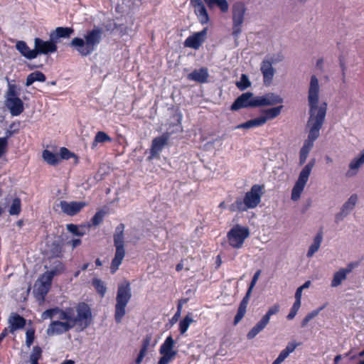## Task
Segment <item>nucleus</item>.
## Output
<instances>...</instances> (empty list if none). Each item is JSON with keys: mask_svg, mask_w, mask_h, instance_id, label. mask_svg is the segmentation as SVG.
I'll return each mask as SVG.
<instances>
[{"mask_svg": "<svg viewBox=\"0 0 364 364\" xmlns=\"http://www.w3.org/2000/svg\"><path fill=\"white\" fill-rule=\"evenodd\" d=\"M87 205V203L83 201H70L61 200L59 206L65 214L74 216L81 211V210Z\"/></svg>", "mask_w": 364, "mask_h": 364, "instance_id": "dca6fc26", "label": "nucleus"}, {"mask_svg": "<svg viewBox=\"0 0 364 364\" xmlns=\"http://www.w3.org/2000/svg\"><path fill=\"white\" fill-rule=\"evenodd\" d=\"M358 201V196L356 194H353L348 200L343 205V212H349L353 210Z\"/></svg>", "mask_w": 364, "mask_h": 364, "instance_id": "a19ab883", "label": "nucleus"}, {"mask_svg": "<svg viewBox=\"0 0 364 364\" xmlns=\"http://www.w3.org/2000/svg\"><path fill=\"white\" fill-rule=\"evenodd\" d=\"M296 347H297L296 343H289L284 349L290 354L296 349Z\"/></svg>", "mask_w": 364, "mask_h": 364, "instance_id": "052dcab7", "label": "nucleus"}, {"mask_svg": "<svg viewBox=\"0 0 364 364\" xmlns=\"http://www.w3.org/2000/svg\"><path fill=\"white\" fill-rule=\"evenodd\" d=\"M63 270V265L60 262H58L56 267L50 271H47L42 274L41 282L43 287H49L51 285L53 277Z\"/></svg>", "mask_w": 364, "mask_h": 364, "instance_id": "6ab92c4d", "label": "nucleus"}, {"mask_svg": "<svg viewBox=\"0 0 364 364\" xmlns=\"http://www.w3.org/2000/svg\"><path fill=\"white\" fill-rule=\"evenodd\" d=\"M346 272L341 268L338 271L334 273L333 279L331 281V286L332 287H337L340 286L343 281L347 278Z\"/></svg>", "mask_w": 364, "mask_h": 364, "instance_id": "473e14b6", "label": "nucleus"}, {"mask_svg": "<svg viewBox=\"0 0 364 364\" xmlns=\"http://www.w3.org/2000/svg\"><path fill=\"white\" fill-rule=\"evenodd\" d=\"M132 298V289L130 283L126 282L124 284L118 285L116 296V305L114 318L117 323H120L126 314L125 308Z\"/></svg>", "mask_w": 364, "mask_h": 364, "instance_id": "423d86ee", "label": "nucleus"}, {"mask_svg": "<svg viewBox=\"0 0 364 364\" xmlns=\"http://www.w3.org/2000/svg\"><path fill=\"white\" fill-rule=\"evenodd\" d=\"M322 308H320L319 309L314 310L311 312L309 313L301 321V327H305L312 318H314L318 314L320 310Z\"/></svg>", "mask_w": 364, "mask_h": 364, "instance_id": "c03bdc74", "label": "nucleus"}, {"mask_svg": "<svg viewBox=\"0 0 364 364\" xmlns=\"http://www.w3.org/2000/svg\"><path fill=\"white\" fill-rule=\"evenodd\" d=\"M283 105H279L277 107H274L269 109H265L262 110V118L264 119V123L267 122V120L273 119L277 117L280 114L283 109Z\"/></svg>", "mask_w": 364, "mask_h": 364, "instance_id": "bb28decb", "label": "nucleus"}, {"mask_svg": "<svg viewBox=\"0 0 364 364\" xmlns=\"http://www.w3.org/2000/svg\"><path fill=\"white\" fill-rule=\"evenodd\" d=\"M170 136V132H165L152 140L150 155L147 158L149 161L152 160L159 155L164 146L167 144Z\"/></svg>", "mask_w": 364, "mask_h": 364, "instance_id": "2eb2a0df", "label": "nucleus"}, {"mask_svg": "<svg viewBox=\"0 0 364 364\" xmlns=\"http://www.w3.org/2000/svg\"><path fill=\"white\" fill-rule=\"evenodd\" d=\"M58 311H59L58 307L47 309L42 313L41 318L43 320L48 319V318H52L54 316L58 314Z\"/></svg>", "mask_w": 364, "mask_h": 364, "instance_id": "49530a36", "label": "nucleus"}, {"mask_svg": "<svg viewBox=\"0 0 364 364\" xmlns=\"http://www.w3.org/2000/svg\"><path fill=\"white\" fill-rule=\"evenodd\" d=\"M302 291L299 287L297 288L296 293H295V299L301 301V296H302Z\"/></svg>", "mask_w": 364, "mask_h": 364, "instance_id": "774afa93", "label": "nucleus"}, {"mask_svg": "<svg viewBox=\"0 0 364 364\" xmlns=\"http://www.w3.org/2000/svg\"><path fill=\"white\" fill-rule=\"evenodd\" d=\"M210 9L215 7L219 8L221 11H228V1L227 0H203Z\"/></svg>", "mask_w": 364, "mask_h": 364, "instance_id": "c756f323", "label": "nucleus"}, {"mask_svg": "<svg viewBox=\"0 0 364 364\" xmlns=\"http://www.w3.org/2000/svg\"><path fill=\"white\" fill-rule=\"evenodd\" d=\"M282 102L283 98L274 92H268L262 96H254L253 93L247 92L235 100L230 109L238 110L241 108L273 106Z\"/></svg>", "mask_w": 364, "mask_h": 364, "instance_id": "f03ea898", "label": "nucleus"}, {"mask_svg": "<svg viewBox=\"0 0 364 364\" xmlns=\"http://www.w3.org/2000/svg\"><path fill=\"white\" fill-rule=\"evenodd\" d=\"M50 251L55 257H59L62 251V247L59 242L55 241L52 243Z\"/></svg>", "mask_w": 364, "mask_h": 364, "instance_id": "3c124183", "label": "nucleus"}, {"mask_svg": "<svg viewBox=\"0 0 364 364\" xmlns=\"http://www.w3.org/2000/svg\"><path fill=\"white\" fill-rule=\"evenodd\" d=\"M297 312H298L297 311L293 310V309H291L290 312L287 316V318L288 320H292L296 316Z\"/></svg>", "mask_w": 364, "mask_h": 364, "instance_id": "338daca9", "label": "nucleus"}, {"mask_svg": "<svg viewBox=\"0 0 364 364\" xmlns=\"http://www.w3.org/2000/svg\"><path fill=\"white\" fill-rule=\"evenodd\" d=\"M289 353L285 349H284L280 352L277 358L283 362L289 356Z\"/></svg>", "mask_w": 364, "mask_h": 364, "instance_id": "e2e57ef3", "label": "nucleus"}, {"mask_svg": "<svg viewBox=\"0 0 364 364\" xmlns=\"http://www.w3.org/2000/svg\"><path fill=\"white\" fill-rule=\"evenodd\" d=\"M283 56L278 54L277 56L267 57L262 60L260 65V70L263 76V82L266 86H269L272 83L273 77L275 74V69L272 64L282 61Z\"/></svg>", "mask_w": 364, "mask_h": 364, "instance_id": "6e6552de", "label": "nucleus"}, {"mask_svg": "<svg viewBox=\"0 0 364 364\" xmlns=\"http://www.w3.org/2000/svg\"><path fill=\"white\" fill-rule=\"evenodd\" d=\"M46 80V77L42 72L35 71L27 76L26 86L29 87L36 81L45 82Z\"/></svg>", "mask_w": 364, "mask_h": 364, "instance_id": "7c9ffc66", "label": "nucleus"}, {"mask_svg": "<svg viewBox=\"0 0 364 364\" xmlns=\"http://www.w3.org/2000/svg\"><path fill=\"white\" fill-rule=\"evenodd\" d=\"M314 164L315 160L312 159L303 168L296 181L297 183L306 186Z\"/></svg>", "mask_w": 364, "mask_h": 364, "instance_id": "a878e982", "label": "nucleus"}, {"mask_svg": "<svg viewBox=\"0 0 364 364\" xmlns=\"http://www.w3.org/2000/svg\"><path fill=\"white\" fill-rule=\"evenodd\" d=\"M264 119L262 118L261 116L256 117L255 119H252L250 120H248L244 123H242L237 126V129H249L254 127H258L264 125Z\"/></svg>", "mask_w": 364, "mask_h": 364, "instance_id": "cd10ccee", "label": "nucleus"}, {"mask_svg": "<svg viewBox=\"0 0 364 364\" xmlns=\"http://www.w3.org/2000/svg\"><path fill=\"white\" fill-rule=\"evenodd\" d=\"M323 240V233L322 231H319L314 239V242L309 247V249L307 252L306 256L308 257H311L315 252H316L321 244Z\"/></svg>", "mask_w": 364, "mask_h": 364, "instance_id": "c85d7f7f", "label": "nucleus"}, {"mask_svg": "<svg viewBox=\"0 0 364 364\" xmlns=\"http://www.w3.org/2000/svg\"><path fill=\"white\" fill-rule=\"evenodd\" d=\"M249 236L248 228L235 225L229 230V245L237 249L240 248Z\"/></svg>", "mask_w": 364, "mask_h": 364, "instance_id": "9d476101", "label": "nucleus"}, {"mask_svg": "<svg viewBox=\"0 0 364 364\" xmlns=\"http://www.w3.org/2000/svg\"><path fill=\"white\" fill-rule=\"evenodd\" d=\"M146 352L140 350L138 356L135 360L136 364H140L142 362L144 356L146 355Z\"/></svg>", "mask_w": 364, "mask_h": 364, "instance_id": "bf43d9fd", "label": "nucleus"}, {"mask_svg": "<svg viewBox=\"0 0 364 364\" xmlns=\"http://www.w3.org/2000/svg\"><path fill=\"white\" fill-rule=\"evenodd\" d=\"M195 13L202 24L207 23L209 21V16L204 4L195 8Z\"/></svg>", "mask_w": 364, "mask_h": 364, "instance_id": "72a5a7b5", "label": "nucleus"}, {"mask_svg": "<svg viewBox=\"0 0 364 364\" xmlns=\"http://www.w3.org/2000/svg\"><path fill=\"white\" fill-rule=\"evenodd\" d=\"M358 266V262H350L349 264H348V265L346 266V268H342V269L346 272V274H349L353 271V269H355Z\"/></svg>", "mask_w": 364, "mask_h": 364, "instance_id": "6e6d98bb", "label": "nucleus"}, {"mask_svg": "<svg viewBox=\"0 0 364 364\" xmlns=\"http://www.w3.org/2000/svg\"><path fill=\"white\" fill-rule=\"evenodd\" d=\"M250 294L247 291L245 296L242 299L237 309V314L234 318V324H237L245 316L246 313L247 306L250 300Z\"/></svg>", "mask_w": 364, "mask_h": 364, "instance_id": "393cba45", "label": "nucleus"}, {"mask_svg": "<svg viewBox=\"0 0 364 364\" xmlns=\"http://www.w3.org/2000/svg\"><path fill=\"white\" fill-rule=\"evenodd\" d=\"M102 33V28L95 26L92 30L87 31L84 38L78 37L73 38L69 46L75 49L81 56H88L96 50L100 43Z\"/></svg>", "mask_w": 364, "mask_h": 364, "instance_id": "7ed1b4c3", "label": "nucleus"}, {"mask_svg": "<svg viewBox=\"0 0 364 364\" xmlns=\"http://www.w3.org/2000/svg\"><path fill=\"white\" fill-rule=\"evenodd\" d=\"M208 77V69L205 68H201L198 70H195L188 75V79L196 81L198 82H205Z\"/></svg>", "mask_w": 364, "mask_h": 364, "instance_id": "b1692460", "label": "nucleus"}, {"mask_svg": "<svg viewBox=\"0 0 364 364\" xmlns=\"http://www.w3.org/2000/svg\"><path fill=\"white\" fill-rule=\"evenodd\" d=\"M112 141V138L107 134L102 131L98 132L92 144V148L94 149L98 143L111 142Z\"/></svg>", "mask_w": 364, "mask_h": 364, "instance_id": "c9c22d12", "label": "nucleus"}, {"mask_svg": "<svg viewBox=\"0 0 364 364\" xmlns=\"http://www.w3.org/2000/svg\"><path fill=\"white\" fill-rule=\"evenodd\" d=\"M175 341L171 336H168L160 347L159 353L162 355L158 364H168L176 356L178 351L173 349Z\"/></svg>", "mask_w": 364, "mask_h": 364, "instance_id": "ddd939ff", "label": "nucleus"}, {"mask_svg": "<svg viewBox=\"0 0 364 364\" xmlns=\"http://www.w3.org/2000/svg\"><path fill=\"white\" fill-rule=\"evenodd\" d=\"M67 230L73 233L75 235L77 236H82L84 235V232L80 231L77 227V225L74 224H68L67 225Z\"/></svg>", "mask_w": 364, "mask_h": 364, "instance_id": "8fccbe9b", "label": "nucleus"}, {"mask_svg": "<svg viewBox=\"0 0 364 364\" xmlns=\"http://www.w3.org/2000/svg\"><path fill=\"white\" fill-rule=\"evenodd\" d=\"M304 187V185L296 182L291 191V198L292 200L296 201L300 198L301 194L302 193Z\"/></svg>", "mask_w": 364, "mask_h": 364, "instance_id": "ea45409f", "label": "nucleus"}, {"mask_svg": "<svg viewBox=\"0 0 364 364\" xmlns=\"http://www.w3.org/2000/svg\"><path fill=\"white\" fill-rule=\"evenodd\" d=\"M206 36L207 28H205L202 31L195 33L188 37L184 42V46L193 49H198L202 43L205 41Z\"/></svg>", "mask_w": 364, "mask_h": 364, "instance_id": "a211bd4d", "label": "nucleus"}, {"mask_svg": "<svg viewBox=\"0 0 364 364\" xmlns=\"http://www.w3.org/2000/svg\"><path fill=\"white\" fill-rule=\"evenodd\" d=\"M19 88L15 84L8 83V90L5 95V106L12 116H18L24 110L23 102L18 97Z\"/></svg>", "mask_w": 364, "mask_h": 364, "instance_id": "0eeeda50", "label": "nucleus"}, {"mask_svg": "<svg viewBox=\"0 0 364 364\" xmlns=\"http://www.w3.org/2000/svg\"><path fill=\"white\" fill-rule=\"evenodd\" d=\"M58 314L59 315L58 318L60 320H65V322H72V316L73 314H74V309L72 307H68L65 309H61L59 308Z\"/></svg>", "mask_w": 364, "mask_h": 364, "instance_id": "f704fd0d", "label": "nucleus"}, {"mask_svg": "<svg viewBox=\"0 0 364 364\" xmlns=\"http://www.w3.org/2000/svg\"><path fill=\"white\" fill-rule=\"evenodd\" d=\"M73 327L70 322L53 321L49 324L46 330V333L48 336L60 335L69 331Z\"/></svg>", "mask_w": 364, "mask_h": 364, "instance_id": "f3484780", "label": "nucleus"}, {"mask_svg": "<svg viewBox=\"0 0 364 364\" xmlns=\"http://www.w3.org/2000/svg\"><path fill=\"white\" fill-rule=\"evenodd\" d=\"M92 284L97 293L100 294L102 297H103L107 292V288L104 282L100 279L95 278L92 281Z\"/></svg>", "mask_w": 364, "mask_h": 364, "instance_id": "4c0bfd02", "label": "nucleus"}, {"mask_svg": "<svg viewBox=\"0 0 364 364\" xmlns=\"http://www.w3.org/2000/svg\"><path fill=\"white\" fill-rule=\"evenodd\" d=\"M42 354V349L36 346L33 348V350L31 354L30 355V360H33L34 358H36V360H38Z\"/></svg>", "mask_w": 364, "mask_h": 364, "instance_id": "09e8293b", "label": "nucleus"}, {"mask_svg": "<svg viewBox=\"0 0 364 364\" xmlns=\"http://www.w3.org/2000/svg\"><path fill=\"white\" fill-rule=\"evenodd\" d=\"M318 80L316 75H312L308 95L309 105V117L306 124V128L309 129L308 137L300 149V151L307 154H309L314 146V141L320 135V130L325 122L326 115L327 104L323 102L318 107Z\"/></svg>", "mask_w": 364, "mask_h": 364, "instance_id": "f257e3e1", "label": "nucleus"}, {"mask_svg": "<svg viewBox=\"0 0 364 364\" xmlns=\"http://www.w3.org/2000/svg\"><path fill=\"white\" fill-rule=\"evenodd\" d=\"M8 146V141L6 138H0V159L6 153Z\"/></svg>", "mask_w": 364, "mask_h": 364, "instance_id": "864d4df0", "label": "nucleus"}, {"mask_svg": "<svg viewBox=\"0 0 364 364\" xmlns=\"http://www.w3.org/2000/svg\"><path fill=\"white\" fill-rule=\"evenodd\" d=\"M21 211V201L19 198L13 199L9 213L11 215H18Z\"/></svg>", "mask_w": 364, "mask_h": 364, "instance_id": "e433bc0d", "label": "nucleus"}, {"mask_svg": "<svg viewBox=\"0 0 364 364\" xmlns=\"http://www.w3.org/2000/svg\"><path fill=\"white\" fill-rule=\"evenodd\" d=\"M237 87L240 90H245L251 85V82L245 74L241 75L240 80L236 82Z\"/></svg>", "mask_w": 364, "mask_h": 364, "instance_id": "79ce46f5", "label": "nucleus"}, {"mask_svg": "<svg viewBox=\"0 0 364 364\" xmlns=\"http://www.w3.org/2000/svg\"><path fill=\"white\" fill-rule=\"evenodd\" d=\"M49 287H43L42 284L40 287L38 288V294H40L43 299H44V297L47 294L48 291Z\"/></svg>", "mask_w": 364, "mask_h": 364, "instance_id": "4d7b16f0", "label": "nucleus"}, {"mask_svg": "<svg viewBox=\"0 0 364 364\" xmlns=\"http://www.w3.org/2000/svg\"><path fill=\"white\" fill-rule=\"evenodd\" d=\"M187 302V299H181L179 301V303L177 306V315H181V309H182V304H185Z\"/></svg>", "mask_w": 364, "mask_h": 364, "instance_id": "69168bd1", "label": "nucleus"}, {"mask_svg": "<svg viewBox=\"0 0 364 364\" xmlns=\"http://www.w3.org/2000/svg\"><path fill=\"white\" fill-rule=\"evenodd\" d=\"M10 323V331L14 332L18 329L23 328L26 323V320L18 314H14L9 318Z\"/></svg>", "mask_w": 364, "mask_h": 364, "instance_id": "412c9836", "label": "nucleus"}, {"mask_svg": "<svg viewBox=\"0 0 364 364\" xmlns=\"http://www.w3.org/2000/svg\"><path fill=\"white\" fill-rule=\"evenodd\" d=\"M246 7L242 2H236L232 6V36L237 39L242 32Z\"/></svg>", "mask_w": 364, "mask_h": 364, "instance_id": "9b49d317", "label": "nucleus"}, {"mask_svg": "<svg viewBox=\"0 0 364 364\" xmlns=\"http://www.w3.org/2000/svg\"><path fill=\"white\" fill-rule=\"evenodd\" d=\"M151 339V337L150 336H146L144 338V340L142 341L141 348L140 349L141 350H144L145 352H147L148 347L150 345Z\"/></svg>", "mask_w": 364, "mask_h": 364, "instance_id": "5fc2aeb1", "label": "nucleus"}, {"mask_svg": "<svg viewBox=\"0 0 364 364\" xmlns=\"http://www.w3.org/2000/svg\"><path fill=\"white\" fill-rule=\"evenodd\" d=\"M264 185H253L250 191L245 193L243 198V203L245 206L243 210L255 208L261 202L262 196L264 194Z\"/></svg>", "mask_w": 364, "mask_h": 364, "instance_id": "1a4fd4ad", "label": "nucleus"}, {"mask_svg": "<svg viewBox=\"0 0 364 364\" xmlns=\"http://www.w3.org/2000/svg\"><path fill=\"white\" fill-rule=\"evenodd\" d=\"M364 164V149L360 156L353 159L349 164L350 170L346 173L347 177H351L357 173L358 168Z\"/></svg>", "mask_w": 364, "mask_h": 364, "instance_id": "5701e85b", "label": "nucleus"}, {"mask_svg": "<svg viewBox=\"0 0 364 364\" xmlns=\"http://www.w3.org/2000/svg\"><path fill=\"white\" fill-rule=\"evenodd\" d=\"M203 0H191V4L192 6L197 8L198 6H200L204 4Z\"/></svg>", "mask_w": 364, "mask_h": 364, "instance_id": "0e129e2a", "label": "nucleus"}, {"mask_svg": "<svg viewBox=\"0 0 364 364\" xmlns=\"http://www.w3.org/2000/svg\"><path fill=\"white\" fill-rule=\"evenodd\" d=\"M348 215V212H343V209L341 211L336 215L335 220L336 223H338L340 220H342L344 217Z\"/></svg>", "mask_w": 364, "mask_h": 364, "instance_id": "13d9d810", "label": "nucleus"}, {"mask_svg": "<svg viewBox=\"0 0 364 364\" xmlns=\"http://www.w3.org/2000/svg\"><path fill=\"white\" fill-rule=\"evenodd\" d=\"M73 328H76L79 332L83 331L93 323V316L90 306L85 302L78 303L74 309L72 322Z\"/></svg>", "mask_w": 364, "mask_h": 364, "instance_id": "20e7f679", "label": "nucleus"}, {"mask_svg": "<svg viewBox=\"0 0 364 364\" xmlns=\"http://www.w3.org/2000/svg\"><path fill=\"white\" fill-rule=\"evenodd\" d=\"M260 272L261 271L260 270H257L255 274L253 275L252 277V279L251 280V282L250 284V286H249V288L247 289V292H249V294H251L252 293V289L254 288V287L255 286L257 280H258V278L259 277V274H260Z\"/></svg>", "mask_w": 364, "mask_h": 364, "instance_id": "603ef678", "label": "nucleus"}, {"mask_svg": "<svg viewBox=\"0 0 364 364\" xmlns=\"http://www.w3.org/2000/svg\"><path fill=\"white\" fill-rule=\"evenodd\" d=\"M74 30L70 27H57L54 31L50 33L51 38L57 44L60 38H70Z\"/></svg>", "mask_w": 364, "mask_h": 364, "instance_id": "aec40b11", "label": "nucleus"}, {"mask_svg": "<svg viewBox=\"0 0 364 364\" xmlns=\"http://www.w3.org/2000/svg\"><path fill=\"white\" fill-rule=\"evenodd\" d=\"M124 231V225L120 223L117 226L113 236L114 245L116 250L110 265V272L112 274H114L117 272L125 256Z\"/></svg>", "mask_w": 364, "mask_h": 364, "instance_id": "39448f33", "label": "nucleus"}, {"mask_svg": "<svg viewBox=\"0 0 364 364\" xmlns=\"http://www.w3.org/2000/svg\"><path fill=\"white\" fill-rule=\"evenodd\" d=\"M16 50L26 58L31 60L36 58L35 48L31 50L26 43L23 41H18L16 44Z\"/></svg>", "mask_w": 364, "mask_h": 364, "instance_id": "4be33fe9", "label": "nucleus"}, {"mask_svg": "<svg viewBox=\"0 0 364 364\" xmlns=\"http://www.w3.org/2000/svg\"><path fill=\"white\" fill-rule=\"evenodd\" d=\"M26 336V345L28 348H30L35 338V330L33 328L27 329Z\"/></svg>", "mask_w": 364, "mask_h": 364, "instance_id": "de8ad7c7", "label": "nucleus"}, {"mask_svg": "<svg viewBox=\"0 0 364 364\" xmlns=\"http://www.w3.org/2000/svg\"><path fill=\"white\" fill-rule=\"evenodd\" d=\"M34 48L36 57L39 55H48L57 51L58 47L55 41L50 38L49 41H43L40 38L34 39Z\"/></svg>", "mask_w": 364, "mask_h": 364, "instance_id": "4468645a", "label": "nucleus"}, {"mask_svg": "<svg viewBox=\"0 0 364 364\" xmlns=\"http://www.w3.org/2000/svg\"><path fill=\"white\" fill-rule=\"evenodd\" d=\"M308 155L309 154H307L306 153H304L301 151L299 152V164H300V165H303L306 162Z\"/></svg>", "mask_w": 364, "mask_h": 364, "instance_id": "680f3d73", "label": "nucleus"}, {"mask_svg": "<svg viewBox=\"0 0 364 364\" xmlns=\"http://www.w3.org/2000/svg\"><path fill=\"white\" fill-rule=\"evenodd\" d=\"M42 156L46 162L52 166H56L60 162L59 156L47 149L43 151Z\"/></svg>", "mask_w": 364, "mask_h": 364, "instance_id": "2f4dec72", "label": "nucleus"}, {"mask_svg": "<svg viewBox=\"0 0 364 364\" xmlns=\"http://www.w3.org/2000/svg\"><path fill=\"white\" fill-rule=\"evenodd\" d=\"M193 322L191 314H188L179 323V331L181 334H184L188 330L190 324Z\"/></svg>", "mask_w": 364, "mask_h": 364, "instance_id": "58836bf2", "label": "nucleus"}, {"mask_svg": "<svg viewBox=\"0 0 364 364\" xmlns=\"http://www.w3.org/2000/svg\"><path fill=\"white\" fill-rule=\"evenodd\" d=\"M72 157H74L76 159V162L77 161V158L76 157L75 154L73 152H71L70 151H69L67 148L65 147H62L60 148V161L61 159H65V160H68Z\"/></svg>", "mask_w": 364, "mask_h": 364, "instance_id": "37998d69", "label": "nucleus"}, {"mask_svg": "<svg viewBox=\"0 0 364 364\" xmlns=\"http://www.w3.org/2000/svg\"><path fill=\"white\" fill-rule=\"evenodd\" d=\"M105 215V212L102 210L97 211L92 218V225L97 226L100 225Z\"/></svg>", "mask_w": 364, "mask_h": 364, "instance_id": "a18cd8bd", "label": "nucleus"}, {"mask_svg": "<svg viewBox=\"0 0 364 364\" xmlns=\"http://www.w3.org/2000/svg\"><path fill=\"white\" fill-rule=\"evenodd\" d=\"M280 309V306L278 304H275L269 308L267 313L262 316L259 321L252 327V328L247 333V338L248 339L254 338L259 332H261L269 323L270 317L273 315L277 314Z\"/></svg>", "mask_w": 364, "mask_h": 364, "instance_id": "f8f14e48", "label": "nucleus"}]
</instances>
